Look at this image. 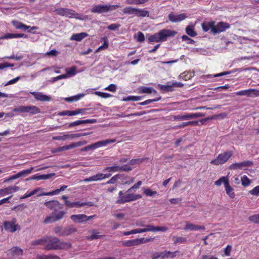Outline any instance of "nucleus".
Segmentation results:
<instances>
[{
	"instance_id": "f257e3e1",
	"label": "nucleus",
	"mask_w": 259,
	"mask_h": 259,
	"mask_svg": "<svg viewBox=\"0 0 259 259\" xmlns=\"http://www.w3.org/2000/svg\"><path fill=\"white\" fill-rule=\"evenodd\" d=\"M177 34V32L175 30L163 29L158 32L150 36L148 38V40L150 43L152 44L162 42L166 41L168 37H174Z\"/></svg>"
},
{
	"instance_id": "f03ea898",
	"label": "nucleus",
	"mask_w": 259,
	"mask_h": 259,
	"mask_svg": "<svg viewBox=\"0 0 259 259\" xmlns=\"http://www.w3.org/2000/svg\"><path fill=\"white\" fill-rule=\"evenodd\" d=\"M71 247V244L68 242H61L56 237L46 236L45 249L47 250L68 249Z\"/></svg>"
},
{
	"instance_id": "7ed1b4c3",
	"label": "nucleus",
	"mask_w": 259,
	"mask_h": 259,
	"mask_svg": "<svg viewBox=\"0 0 259 259\" xmlns=\"http://www.w3.org/2000/svg\"><path fill=\"white\" fill-rule=\"evenodd\" d=\"M141 198L142 196L141 195L131 193V192H128V190L124 193L121 191L119 192L118 197L116 202L119 204H123L136 200Z\"/></svg>"
},
{
	"instance_id": "20e7f679",
	"label": "nucleus",
	"mask_w": 259,
	"mask_h": 259,
	"mask_svg": "<svg viewBox=\"0 0 259 259\" xmlns=\"http://www.w3.org/2000/svg\"><path fill=\"white\" fill-rule=\"evenodd\" d=\"M55 12L58 15L65 16L69 18L83 20L86 17V16L76 13L74 11L67 8H57L55 9Z\"/></svg>"
},
{
	"instance_id": "39448f33",
	"label": "nucleus",
	"mask_w": 259,
	"mask_h": 259,
	"mask_svg": "<svg viewBox=\"0 0 259 259\" xmlns=\"http://www.w3.org/2000/svg\"><path fill=\"white\" fill-rule=\"evenodd\" d=\"M233 154V151L228 150L219 154L218 156L210 161V163L215 165L223 164L227 162Z\"/></svg>"
},
{
	"instance_id": "423d86ee",
	"label": "nucleus",
	"mask_w": 259,
	"mask_h": 259,
	"mask_svg": "<svg viewBox=\"0 0 259 259\" xmlns=\"http://www.w3.org/2000/svg\"><path fill=\"white\" fill-rule=\"evenodd\" d=\"M119 7V5H97L93 7L91 12L94 13H103L116 10Z\"/></svg>"
},
{
	"instance_id": "0eeeda50",
	"label": "nucleus",
	"mask_w": 259,
	"mask_h": 259,
	"mask_svg": "<svg viewBox=\"0 0 259 259\" xmlns=\"http://www.w3.org/2000/svg\"><path fill=\"white\" fill-rule=\"evenodd\" d=\"M154 239V238L151 237L148 238H136L122 241V245L124 247H133L140 245L143 243H146L147 242L152 241Z\"/></svg>"
},
{
	"instance_id": "6e6552de",
	"label": "nucleus",
	"mask_w": 259,
	"mask_h": 259,
	"mask_svg": "<svg viewBox=\"0 0 259 259\" xmlns=\"http://www.w3.org/2000/svg\"><path fill=\"white\" fill-rule=\"evenodd\" d=\"M66 214V212L63 210L59 211H55L53 212L50 216L47 217L44 220L45 224L51 223L58 221L62 219Z\"/></svg>"
},
{
	"instance_id": "1a4fd4ad",
	"label": "nucleus",
	"mask_w": 259,
	"mask_h": 259,
	"mask_svg": "<svg viewBox=\"0 0 259 259\" xmlns=\"http://www.w3.org/2000/svg\"><path fill=\"white\" fill-rule=\"evenodd\" d=\"M201 113H187L184 115H177L174 116V120H186L203 116Z\"/></svg>"
},
{
	"instance_id": "9d476101",
	"label": "nucleus",
	"mask_w": 259,
	"mask_h": 259,
	"mask_svg": "<svg viewBox=\"0 0 259 259\" xmlns=\"http://www.w3.org/2000/svg\"><path fill=\"white\" fill-rule=\"evenodd\" d=\"M16 219H13L11 221L5 222L4 224L5 230L13 233L17 230H19L20 226L19 225L16 224Z\"/></svg>"
},
{
	"instance_id": "9b49d317",
	"label": "nucleus",
	"mask_w": 259,
	"mask_h": 259,
	"mask_svg": "<svg viewBox=\"0 0 259 259\" xmlns=\"http://www.w3.org/2000/svg\"><path fill=\"white\" fill-rule=\"evenodd\" d=\"M132 170V167L127 164L123 166L114 165L113 166L107 167L104 169V171H108L109 172H117L120 171H129Z\"/></svg>"
},
{
	"instance_id": "f8f14e48",
	"label": "nucleus",
	"mask_w": 259,
	"mask_h": 259,
	"mask_svg": "<svg viewBox=\"0 0 259 259\" xmlns=\"http://www.w3.org/2000/svg\"><path fill=\"white\" fill-rule=\"evenodd\" d=\"M230 28V25L227 23L221 22L214 25V27L212 29V33L213 34L219 33L225 31L227 29Z\"/></svg>"
},
{
	"instance_id": "ddd939ff",
	"label": "nucleus",
	"mask_w": 259,
	"mask_h": 259,
	"mask_svg": "<svg viewBox=\"0 0 259 259\" xmlns=\"http://www.w3.org/2000/svg\"><path fill=\"white\" fill-rule=\"evenodd\" d=\"M111 174H105L99 173L97 175H94L92 177L85 178L84 179V181L85 182H89L92 181H97L104 180L106 178H109L111 176Z\"/></svg>"
},
{
	"instance_id": "4468645a",
	"label": "nucleus",
	"mask_w": 259,
	"mask_h": 259,
	"mask_svg": "<svg viewBox=\"0 0 259 259\" xmlns=\"http://www.w3.org/2000/svg\"><path fill=\"white\" fill-rule=\"evenodd\" d=\"M168 17L171 22L178 23L184 20L187 16L185 14H177L171 13L168 15Z\"/></svg>"
},
{
	"instance_id": "2eb2a0df",
	"label": "nucleus",
	"mask_w": 259,
	"mask_h": 259,
	"mask_svg": "<svg viewBox=\"0 0 259 259\" xmlns=\"http://www.w3.org/2000/svg\"><path fill=\"white\" fill-rule=\"evenodd\" d=\"M86 111L85 109H78L76 110L70 111V110H65L62 112H59L57 113L58 115L59 116H74L78 115L79 114H84Z\"/></svg>"
},
{
	"instance_id": "dca6fc26",
	"label": "nucleus",
	"mask_w": 259,
	"mask_h": 259,
	"mask_svg": "<svg viewBox=\"0 0 259 259\" xmlns=\"http://www.w3.org/2000/svg\"><path fill=\"white\" fill-rule=\"evenodd\" d=\"M45 205L51 210L55 211L62 208V205L57 200H51L47 201L45 203Z\"/></svg>"
},
{
	"instance_id": "f3484780",
	"label": "nucleus",
	"mask_w": 259,
	"mask_h": 259,
	"mask_svg": "<svg viewBox=\"0 0 259 259\" xmlns=\"http://www.w3.org/2000/svg\"><path fill=\"white\" fill-rule=\"evenodd\" d=\"M235 94L238 96H247L248 97L252 95L259 96V91L255 89H248L237 92Z\"/></svg>"
},
{
	"instance_id": "a211bd4d",
	"label": "nucleus",
	"mask_w": 259,
	"mask_h": 259,
	"mask_svg": "<svg viewBox=\"0 0 259 259\" xmlns=\"http://www.w3.org/2000/svg\"><path fill=\"white\" fill-rule=\"evenodd\" d=\"M252 165V162L250 161H244L239 163H234L232 164L229 168L232 169H243L246 167L250 166Z\"/></svg>"
},
{
	"instance_id": "6ab92c4d",
	"label": "nucleus",
	"mask_w": 259,
	"mask_h": 259,
	"mask_svg": "<svg viewBox=\"0 0 259 259\" xmlns=\"http://www.w3.org/2000/svg\"><path fill=\"white\" fill-rule=\"evenodd\" d=\"M20 188L16 186H11L5 188L0 189V195L4 196L11 194L13 193L17 192Z\"/></svg>"
},
{
	"instance_id": "aec40b11",
	"label": "nucleus",
	"mask_w": 259,
	"mask_h": 259,
	"mask_svg": "<svg viewBox=\"0 0 259 259\" xmlns=\"http://www.w3.org/2000/svg\"><path fill=\"white\" fill-rule=\"evenodd\" d=\"M85 205L92 206L93 204L91 202H81L79 201L71 202L69 201H66V206L68 207H80Z\"/></svg>"
},
{
	"instance_id": "412c9836",
	"label": "nucleus",
	"mask_w": 259,
	"mask_h": 259,
	"mask_svg": "<svg viewBox=\"0 0 259 259\" xmlns=\"http://www.w3.org/2000/svg\"><path fill=\"white\" fill-rule=\"evenodd\" d=\"M31 94H32L35 99L37 101H49L51 100V97L44 94L41 92H32L30 93Z\"/></svg>"
},
{
	"instance_id": "4be33fe9",
	"label": "nucleus",
	"mask_w": 259,
	"mask_h": 259,
	"mask_svg": "<svg viewBox=\"0 0 259 259\" xmlns=\"http://www.w3.org/2000/svg\"><path fill=\"white\" fill-rule=\"evenodd\" d=\"M116 141V139H108L103 141H98L93 144L94 149H96L99 147H105L107 145L114 143Z\"/></svg>"
},
{
	"instance_id": "5701e85b",
	"label": "nucleus",
	"mask_w": 259,
	"mask_h": 259,
	"mask_svg": "<svg viewBox=\"0 0 259 259\" xmlns=\"http://www.w3.org/2000/svg\"><path fill=\"white\" fill-rule=\"evenodd\" d=\"M70 218L72 222L75 223H85L86 215L84 214H72Z\"/></svg>"
},
{
	"instance_id": "b1692460",
	"label": "nucleus",
	"mask_w": 259,
	"mask_h": 259,
	"mask_svg": "<svg viewBox=\"0 0 259 259\" xmlns=\"http://www.w3.org/2000/svg\"><path fill=\"white\" fill-rule=\"evenodd\" d=\"M185 230H190V231H198V230H204L205 229V227L203 226L200 225H196L191 223H189L188 222L186 223V226L184 228Z\"/></svg>"
},
{
	"instance_id": "393cba45",
	"label": "nucleus",
	"mask_w": 259,
	"mask_h": 259,
	"mask_svg": "<svg viewBox=\"0 0 259 259\" xmlns=\"http://www.w3.org/2000/svg\"><path fill=\"white\" fill-rule=\"evenodd\" d=\"M77 231L76 228L73 225H69L63 229L62 234L64 236L70 235Z\"/></svg>"
},
{
	"instance_id": "a878e982",
	"label": "nucleus",
	"mask_w": 259,
	"mask_h": 259,
	"mask_svg": "<svg viewBox=\"0 0 259 259\" xmlns=\"http://www.w3.org/2000/svg\"><path fill=\"white\" fill-rule=\"evenodd\" d=\"M88 36V34L86 32H81L79 33H75L73 34L70 37V39L71 40H75L77 41H80L83 38L87 37Z\"/></svg>"
},
{
	"instance_id": "bb28decb",
	"label": "nucleus",
	"mask_w": 259,
	"mask_h": 259,
	"mask_svg": "<svg viewBox=\"0 0 259 259\" xmlns=\"http://www.w3.org/2000/svg\"><path fill=\"white\" fill-rule=\"evenodd\" d=\"M202 29L205 32H207L209 30H211L212 32V29L214 27V22L213 21H209V22H204L201 24Z\"/></svg>"
},
{
	"instance_id": "cd10ccee",
	"label": "nucleus",
	"mask_w": 259,
	"mask_h": 259,
	"mask_svg": "<svg viewBox=\"0 0 259 259\" xmlns=\"http://www.w3.org/2000/svg\"><path fill=\"white\" fill-rule=\"evenodd\" d=\"M12 23L13 26L17 29H23L24 30H26L29 29L30 26H27L21 22H19L17 20H13L12 21Z\"/></svg>"
},
{
	"instance_id": "c85d7f7f",
	"label": "nucleus",
	"mask_w": 259,
	"mask_h": 259,
	"mask_svg": "<svg viewBox=\"0 0 259 259\" xmlns=\"http://www.w3.org/2000/svg\"><path fill=\"white\" fill-rule=\"evenodd\" d=\"M40 113V110L34 105L27 106V114L34 115Z\"/></svg>"
},
{
	"instance_id": "c756f323",
	"label": "nucleus",
	"mask_w": 259,
	"mask_h": 259,
	"mask_svg": "<svg viewBox=\"0 0 259 259\" xmlns=\"http://www.w3.org/2000/svg\"><path fill=\"white\" fill-rule=\"evenodd\" d=\"M149 15V11L145 9H138L136 8L135 16L138 17H148Z\"/></svg>"
},
{
	"instance_id": "7c9ffc66",
	"label": "nucleus",
	"mask_w": 259,
	"mask_h": 259,
	"mask_svg": "<svg viewBox=\"0 0 259 259\" xmlns=\"http://www.w3.org/2000/svg\"><path fill=\"white\" fill-rule=\"evenodd\" d=\"M139 93L151 94L156 93V91L151 87H141L138 89Z\"/></svg>"
},
{
	"instance_id": "2f4dec72",
	"label": "nucleus",
	"mask_w": 259,
	"mask_h": 259,
	"mask_svg": "<svg viewBox=\"0 0 259 259\" xmlns=\"http://www.w3.org/2000/svg\"><path fill=\"white\" fill-rule=\"evenodd\" d=\"M85 96V94L83 93H81L77 94L76 95L72 96L71 97H68L64 98L65 101L69 102H72L74 101H77L79 100L81 98H83Z\"/></svg>"
},
{
	"instance_id": "473e14b6",
	"label": "nucleus",
	"mask_w": 259,
	"mask_h": 259,
	"mask_svg": "<svg viewBox=\"0 0 259 259\" xmlns=\"http://www.w3.org/2000/svg\"><path fill=\"white\" fill-rule=\"evenodd\" d=\"M77 67L75 66H72L70 68H66L65 69V71L66 74L65 75H67V77L73 76L77 74Z\"/></svg>"
},
{
	"instance_id": "72a5a7b5",
	"label": "nucleus",
	"mask_w": 259,
	"mask_h": 259,
	"mask_svg": "<svg viewBox=\"0 0 259 259\" xmlns=\"http://www.w3.org/2000/svg\"><path fill=\"white\" fill-rule=\"evenodd\" d=\"M186 33L191 37H195L197 35V32L194 30V27L193 25H188L186 27Z\"/></svg>"
},
{
	"instance_id": "f704fd0d",
	"label": "nucleus",
	"mask_w": 259,
	"mask_h": 259,
	"mask_svg": "<svg viewBox=\"0 0 259 259\" xmlns=\"http://www.w3.org/2000/svg\"><path fill=\"white\" fill-rule=\"evenodd\" d=\"M10 251L13 257L20 256L23 254V250L18 247H13Z\"/></svg>"
},
{
	"instance_id": "c9c22d12",
	"label": "nucleus",
	"mask_w": 259,
	"mask_h": 259,
	"mask_svg": "<svg viewBox=\"0 0 259 259\" xmlns=\"http://www.w3.org/2000/svg\"><path fill=\"white\" fill-rule=\"evenodd\" d=\"M225 191L227 194L231 198H234L235 197V193L234 192V189L232 187H231L229 184H226V186H225Z\"/></svg>"
},
{
	"instance_id": "e433bc0d",
	"label": "nucleus",
	"mask_w": 259,
	"mask_h": 259,
	"mask_svg": "<svg viewBox=\"0 0 259 259\" xmlns=\"http://www.w3.org/2000/svg\"><path fill=\"white\" fill-rule=\"evenodd\" d=\"M198 125V121H188V122H184L182 123L179 125H177L175 127L176 129L177 128H183L185 126H189V125Z\"/></svg>"
},
{
	"instance_id": "4c0bfd02",
	"label": "nucleus",
	"mask_w": 259,
	"mask_h": 259,
	"mask_svg": "<svg viewBox=\"0 0 259 259\" xmlns=\"http://www.w3.org/2000/svg\"><path fill=\"white\" fill-rule=\"evenodd\" d=\"M136 8L132 7H126L122 10V12L124 14L131 15L135 16Z\"/></svg>"
},
{
	"instance_id": "58836bf2",
	"label": "nucleus",
	"mask_w": 259,
	"mask_h": 259,
	"mask_svg": "<svg viewBox=\"0 0 259 259\" xmlns=\"http://www.w3.org/2000/svg\"><path fill=\"white\" fill-rule=\"evenodd\" d=\"M172 240L175 244L184 243L187 241V240L185 237L177 236H173L172 237Z\"/></svg>"
},
{
	"instance_id": "ea45409f",
	"label": "nucleus",
	"mask_w": 259,
	"mask_h": 259,
	"mask_svg": "<svg viewBox=\"0 0 259 259\" xmlns=\"http://www.w3.org/2000/svg\"><path fill=\"white\" fill-rule=\"evenodd\" d=\"M34 167H31L29 169H24L17 173L18 178L25 177L31 174L33 170Z\"/></svg>"
},
{
	"instance_id": "a19ab883",
	"label": "nucleus",
	"mask_w": 259,
	"mask_h": 259,
	"mask_svg": "<svg viewBox=\"0 0 259 259\" xmlns=\"http://www.w3.org/2000/svg\"><path fill=\"white\" fill-rule=\"evenodd\" d=\"M46 244V237L35 240L31 242L32 245H41L45 247Z\"/></svg>"
},
{
	"instance_id": "79ce46f5",
	"label": "nucleus",
	"mask_w": 259,
	"mask_h": 259,
	"mask_svg": "<svg viewBox=\"0 0 259 259\" xmlns=\"http://www.w3.org/2000/svg\"><path fill=\"white\" fill-rule=\"evenodd\" d=\"M215 185L220 186L222 185V184H224V186H226V184H229V180L227 177H222L220 178L218 180L216 181L215 182Z\"/></svg>"
},
{
	"instance_id": "37998d69",
	"label": "nucleus",
	"mask_w": 259,
	"mask_h": 259,
	"mask_svg": "<svg viewBox=\"0 0 259 259\" xmlns=\"http://www.w3.org/2000/svg\"><path fill=\"white\" fill-rule=\"evenodd\" d=\"M51 176V174L48 175H35L31 177L30 179V180H47L50 178Z\"/></svg>"
},
{
	"instance_id": "c03bdc74",
	"label": "nucleus",
	"mask_w": 259,
	"mask_h": 259,
	"mask_svg": "<svg viewBox=\"0 0 259 259\" xmlns=\"http://www.w3.org/2000/svg\"><path fill=\"white\" fill-rule=\"evenodd\" d=\"M36 259H61L59 256L53 255H40L37 254Z\"/></svg>"
},
{
	"instance_id": "a18cd8bd",
	"label": "nucleus",
	"mask_w": 259,
	"mask_h": 259,
	"mask_svg": "<svg viewBox=\"0 0 259 259\" xmlns=\"http://www.w3.org/2000/svg\"><path fill=\"white\" fill-rule=\"evenodd\" d=\"M134 38L138 42H143L145 40V36L142 32H138L134 36Z\"/></svg>"
},
{
	"instance_id": "49530a36",
	"label": "nucleus",
	"mask_w": 259,
	"mask_h": 259,
	"mask_svg": "<svg viewBox=\"0 0 259 259\" xmlns=\"http://www.w3.org/2000/svg\"><path fill=\"white\" fill-rule=\"evenodd\" d=\"M91 233H92V235L91 236H88L87 237V239L88 240H94V239H99V238H100L102 236V235L99 234L98 232H97L95 230L91 231Z\"/></svg>"
},
{
	"instance_id": "de8ad7c7",
	"label": "nucleus",
	"mask_w": 259,
	"mask_h": 259,
	"mask_svg": "<svg viewBox=\"0 0 259 259\" xmlns=\"http://www.w3.org/2000/svg\"><path fill=\"white\" fill-rule=\"evenodd\" d=\"M143 193L147 196H153L157 194V192L155 191H152L149 188H143Z\"/></svg>"
},
{
	"instance_id": "09e8293b",
	"label": "nucleus",
	"mask_w": 259,
	"mask_h": 259,
	"mask_svg": "<svg viewBox=\"0 0 259 259\" xmlns=\"http://www.w3.org/2000/svg\"><path fill=\"white\" fill-rule=\"evenodd\" d=\"M241 181L242 186L245 187L248 186L251 183L250 180L245 175H244L241 177Z\"/></svg>"
},
{
	"instance_id": "8fccbe9b",
	"label": "nucleus",
	"mask_w": 259,
	"mask_h": 259,
	"mask_svg": "<svg viewBox=\"0 0 259 259\" xmlns=\"http://www.w3.org/2000/svg\"><path fill=\"white\" fill-rule=\"evenodd\" d=\"M167 229V228L165 227H155L151 225V232H153L157 231L165 232Z\"/></svg>"
},
{
	"instance_id": "3c124183",
	"label": "nucleus",
	"mask_w": 259,
	"mask_h": 259,
	"mask_svg": "<svg viewBox=\"0 0 259 259\" xmlns=\"http://www.w3.org/2000/svg\"><path fill=\"white\" fill-rule=\"evenodd\" d=\"M124 177L123 175H116L111 178L107 182V184H114L116 182L117 180L119 179H121Z\"/></svg>"
},
{
	"instance_id": "603ef678",
	"label": "nucleus",
	"mask_w": 259,
	"mask_h": 259,
	"mask_svg": "<svg viewBox=\"0 0 259 259\" xmlns=\"http://www.w3.org/2000/svg\"><path fill=\"white\" fill-rule=\"evenodd\" d=\"M60 192V191L59 190V189H56L54 191H53L52 192H47V193H41L39 194L37 196H50V195H57Z\"/></svg>"
},
{
	"instance_id": "864d4df0",
	"label": "nucleus",
	"mask_w": 259,
	"mask_h": 259,
	"mask_svg": "<svg viewBox=\"0 0 259 259\" xmlns=\"http://www.w3.org/2000/svg\"><path fill=\"white\" fill-rule=\"evenodd\" d=\"M94 94L103 98H108L112 97V95L107 93H103L99 91H96L94 93Z\"/></svg>"
},
{
	"instance_id": "5fc2aeb1",
	"label": "nucleus",
	"mask_w": 259,
	"mask_h": 259,
	"mask_svg": "<svg viewBox=\"0 0 259 259\" xmlns=\"http://www.w3.org/2000/svg\"><path fill=\"white\" fill-rule=\"evenodd\" d=\"M53 140H63L65 141L67 139H69V134H63L62 136H54L52 138Z\"/></svg>"
},
{
	"instance_id": "6e6d98bb",
	"label": "nucleus",
	"mask_w": 259,
	"mask_h": 259,
	"mask_svg": "<svg viewBox=\"0 0 259 259\" xmlns=\"http://www.w3.org/2000/svg\"><path fill=\"white\" fill-rule=\"evenodd\" d=\"M160 99H161V97H158L157 98H155V99L147 100H146V101H144L143 102L140 103V105H143V106L149 104H150L151 103L158 101L160 100Z\"/></svg>"
},
{
	"instance_id": "4d7b16f0",
	"label": "nucleus",
	"mask_w": 259,
	"mask_h": 259,
	"mask_svg": "<svg viewBox=\"0 0 259 259\" xmlns=\"http://www.w3.org/2000/svg\"><path fill=\"white\" fill-rule=\"evenodd\" d=\"M250 221L255 224H259V214H254L248 218Z\"/></svg>"
},
{
	"instance_id": "13d9d810",
	"label": "nucleus",
	"mask_w": 259,
	"mask_h": 259,
	"mask_svg": "<svg viewBox=\"0 0 259 259\" xmlns=\"http://www.w3.org/2000/svg\"><path fill=\"white\" fill-rule=\"evenodd\" d=\"M181 38L183 41H186L188 44H194L195 43L194 40L190 38L188 36L186 35H183Z\"/></svg>"
},
{
	"instance_id": "bf43d9fd",
	"label": "nucleus",
	"mask_w": 259,
	"mask_h": 259,
	"mask_svg": "<svg viewBox=\"0 0 259 259\" xmlns=\"http://www.w3.org/2000/svg\"><path fill=\"white\" fill-rule=\"evenodd\" d=\"M102 40L104 41V44L103 45L99 47V49L103 50L107 49L109 46V42L107 37L106 36H104L102 38Z\"/></svg>"
},
{
	"instance_id": "052dcab7",
	"label": "nucleus",
	"mask_w": 259,
	"mask_h": 259,
	"mask_svg": "<svg viewBox=\"0 0 259 259\" xmlns=\"http://www.w3.org/2000/svg\"><path fill=\"white\" fill-rule=\"evenodd\" d=\"M62 227L61 226H57L54 228L53 232L60 236H64L63 233Z\"/></svg>"
},
{
	"instance_id": "680f3d73",
	"label": "nucleus",
	"mask_w": 259,
	"mask_h": 259,
	"mask_svg": "<svg viewBox=\"0 0 259 259\" xmlns=\"http://www.w3.org/2000/svg\"><path fill=\"white\" fill-rule=\"evenodd\" d=\"M145 227H146V228H145L137 229L138 233H144V232H148V231L151 232V225H146Z\"/></svg>"
},
{
	"instance_id": "e2e57ef3",
	"label": "nucleus",
	"mask_w": 259,
	"mask_h": 259,
	"mask_svg": "<svg viewBox=\"0 0 259 259\" xmlns=\"http://www.w3.org/2000/svg\"><path fill=\"white\" fill-rule=\"evenodd\" d=\"M249 193L252 195H259V186L255 187L253 189L249 191Z\"/></svg>"
},
{
	"instance_id": "0e129e2a",
	"label": "nucleus",
	"mask_w": 259,
	"mask_h": 259,
	"mask_svg": "<svg viewBox=\"0 0 259 259\" xmlns=\"http://www.w3.org/2000/svg\"><path fill=\"white\" fill-rule=\"evenodd\" d=\"M104 90L112 92H115L117 90V86L114 84H110L107 87L105 88Z\"/></svg>"
},
{
	"instance_id": "69168bd1",
	"label": "nucleus",
	"mask_w": 259,
	"mask_h": 259,
	"mask_svg": "<svg viewBox=\"0 0 259 259\" xmlns=\"http://www.w3.org/2000/svg\"><path fill=\"white\" fill-rule=\"evenodd\" d=\"M231 250L232 246L230 245H228L226 248H224V253L225 256H229L231 255Z\"/></svg>"
},
{
	"instance_id": "338daca9",
	"label": "nucleus",
	"mask_w": 259,
	"mask_h": 259,
	"mask_svg": "<svg viewBox=\"0 0 259 259\" xmlns=\"http://www.w3.org/2000/svg\"><path fill=\"white\" fill-rule=\"evenodd\" d=\"M13 38H15V35L14 33H7L4 35L0 37V39H11Z\"/></svg>"
},
{
	"instance_id": "774afa93",
	"label": "nucleus",
	"mask_w": 259,
	"mask_h": 259,
	"mask_svg": "<svg viewBox=\"0 0 259 259\" xmlns=\"http://www.w3.org/2000/svg\"><path fill=\"white\" fill-rule=\"evenodd\" d=\"M20 79V76H18L14 79H12L10 80H9L8 82H7L5 85L4 86H7V85H11V84H14L15 83H16L19 80V79Z\"/></svg>"
}]
</instances>
